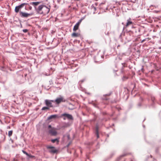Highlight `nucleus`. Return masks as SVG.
Returning a JSON list of instances; mask_svg holds the SVG:
<instances>
[{
    "mask_svg": "<svg viewBox=\"0 0 161 161\" xmlns=\"http://www.w3.org/2000/svg\"><path fill=\"white\" fill-rule=\"evenodd\" d=\"M96 134L97 138H98L99 137V136L98 134V128L97 126L96 128Z\"/></svg>",
    "mask_w": 161,
    "mask_h": 161,
    "instance_id": "9b49d317",
    "label": "nucleus"
},
{
    "mask_svg": "<svg viewBox=\"0 0 161 161\" xmlns=\"http://www.w3.org/2000/svg\"><path fill=\"white\" fill-rule=\"evenodd\" d=\"M47 149H51L49 151L51 153H56L57 151V150L55 149V147H54L47 146Z\"/></svg>",
    "mask_w": 161,
    "mask_h": 161,
    "instance_id": "1a4fd4ad",
    "label": "nucleus"
},
{
    "mask_svg": "<svg viewBox=\"0 0 161 161\" xmlns=\"http://www.w3.org/2000/svg\"><path fill=\"white\" fill-rule=\"evenodd\" d=\"M51 141L53 143L56 142H57V144H58L59 142V139L56 138L54 139H52L51 140Z\"/></svg>",
    "mask_w": 161,
    "mask_h": 161,
    "instance_id": "f8f14e48",
    "label": "nucleus"
},
{
    "mask_svg": "<svg viewBox=\"0 0 161 161\" xmlns=\"http://www.w3.org/2000/svg\"><path fill=\"white\" fill-rule=\"evenodd\" d=\"M48 132L51 135L55 136L57 134L56 129L52 127L51 125L48 126Z\"/></svg>",
    "mask_w": 161,
    "mask_h": 161,
    "instance_id": "f03ea898",
    "label": "nucleus"
},
{
    "mask_svg": "<svg viewBox=\"0 0 161 161\" xmlns=\"http://www.w3.org/2000/svg\"><path fill=\"white\" fill-rule=\"evenodd\" d=\"M27 156L30 158H33L34 156H32L30 154H29L28 155H27Z\"/></svg>",
    "mask_w": 161,
    "mask_h": 161,
    "instance_id": "412c9836",
    "label": "nucleus"
},
{
    "mask_svg": "<svg viewBox=\"0 0 161 161\" xmlns=\"http://www.w3.org/2000/svg\"><path fill=\"white\" fill-rule=\"evenodd\" d=\"M12 134H13V131L12 130H10V131H9L8 132V136L9 137L11 136L12 135Z\"/></svg>",
    "mask_w": 161,
    "mask_h": 161,
    "instance_id": "2eb2a0df",
    "label": "nucleus"
},
{
    "mask_svg": "<svg viewBox=\"0 0 161 161\" xmlns=\"http://www.w3.org/2000/svg\"><path fill=\"white\" fill-rule=\"evenodd\" d=\"M28 31V30L27 29H24L23 30V31L24 33H26Z\"/></svg>",
    "mask_w": 161,
    "mask_h": 161,
    "instance_id": "aec40b11",
    "label": "nucleus"
},
{
    "mask_svg": "<svg viewBox=\"0 0 161 161\" xmlns=\"http://www.w3.org/2000/svg\"><path fill=\"white\" fill-rule=\"evenodd\" d=\"M49 109V108L48 107H44L42 108V110H45L46 109Z\"/></svg>",
    "mask_w": 161,
    "mask_h": 161,
    "instance_id": "a211bd4d",
    "label": "nucleus"
},
{
    "mask_svg": "<svg viewBox=\"0 0 161 161\" xmlns=\"http://www.w3.org/2000/svg\"><path fill=\"white\" fill-rule=\"evenodd\" d=\"M52 102H54V101L48 100H45L46 104L48 107H53L52 105Z\"/></svg>",
    "mask_w": 161,
    "mask_h": 161,
    "instance_id": "423d86ee",
    "label": "nucleus"
},
{
    "mask_svg": "<svg viewBox=\"0 0 161 161\" xmlns=\"http://www.w3.org/2000/svg\"><path fill=\"white\" fill-rule=\"evenodd\" d=\"M26 4V3H23L19 6H16L14 9L15 12L16 13H18L21 9Z\"/></svg>",
    "mask_w": 161,
    "mask_h": 161,
    "instance_id": "39448f33",
    "label": "nucleus"
},
{
    "mask_svg": "<svg viewBox=\"0 0 161 161\" xmlns=\"http://www.w3.org/2000/svg\"><path fill=\"white\" fill-rule=\"evenodd\" d=\"M130 24H131V21H128V22H127L126 23V26L127 27L129 25H130Z\"/></svg>",
    "mask_w": 161,
    "mask_h": 161,
    "instance_id": "dca6fc26",
    "label": "nucleus"
},
{
    "mask_svg": "<svg viewBox=\"0 0 161 161\" xmlns=\"http://www.w3.org/2000/svg\"><path fill=\"white\" fill-rule=\"evenodd\" d=\"M61 116L64 117L63 119L64 120L66 119V118L69 120H73V118L72 115L67 114H62Z\"/></svg>",
    "mask_w": 161,
    "mask_h": 161,
    "instance_id": "7ed1b4c3",
    "label": "nucleus"
},
{
    "mask_svg": "<svg viewBox=\"0 0 161 161\" xmlns=\"http://www.w3.org/2000/svg\"><path fill=\"white\" fill-rule=\"evenodd\" d=\"M79 35L78 33H73L72 34V36L73 37H77L79 36Z\"/></svg>",
    "mask_w": 161,
    "mask_h": 161,
    "instance_id": "ddd939ff",
    "label": "nucleus"
},
{
    "mask_svg": "<svg viewBox=\"0 0 161 161\" xmlns=\"http://www.w3.org/2000/svg\"><path fill=\"white\" fill-rule=\"evenodd\" d=\"M68 138H69V136H68Z\"/></svg>",
    "mask_w": 161,
    "mask_h": 161,
    "instance_id": "b1692460",
    "label": "nucleus"
},
{
    "mask_svg": "<svg viewBox=\"0 0 161 161\" xmlns=\"http://www.w3.org/2000/svg\"><path fill=\"white\" fill-rule=\"evenodd\" d=\"M65 100L62 97H60L59 98H57L55 101H54V102H55L56 103L58 104L62 102H64Z\"/></svg>",
    "mask_w": 161,
    "mask_h": 161,
    "instance_id": "0eeeda50",
    "label": "nucleus"
},
{
    "mask_svg": "<svg viewBox=\"0 0 161 161\" xmlns=\"http://www.w3.org/2000/svg\"><path fill=\"white\" fill-rule=\"evenodd\" d=\"M22 152H23V153H24L25 154H26L27 156L29 155V154L28 153H27L25 151L23 150L22 151Z\"/></svg>",
    "mask_w": 161,
    "mask_h": 161,
    "instance_id": "6ab92c4d",
    "label": "nucleus"
},
{
    "mask_svg": "<svg viewBox=\"0 0 161 161\" xmlns=\"http://www.w3.org/2000/svg\"><path fill=\"white\" fill-rule=\"evenodd\" d=\"M59 116L57 114H54L50 116L48 118V119H55L57 118H58Z\"/></svg>",
    "mask_w": 161,
    "mask_h": 161,
    "instance_id": "9d476101",
    "label": "nucleus"
},
{
    "mask_svg": "<svg viewBox=\"0 0 161 161\" xmlns=\"http://www.w3.org/2000/svg\"><path fill=\"white\" fill-rule=\"evenodd\" d=\"M19 15L22 17L27 18L32 15V14H29L25 12L20 11Z\"/></svg>",
    "mask_w": 161,
    "mask_h": 161,
    "instance_id": "20e7f679",
    "label": "nucleus"
},
{
    "mask_svg": "<svg viewBox=\"0 0 161 161\" xmlns=\"http://www.w3.org/2000/svg\"><path fill=\"white\" fill-rule=\"evenodd\" d=\"M146 39H143V40H142L141 42L142 43H143V42L144 41H146Z\"/></svg>",
    "mask_w": 161,
    "mask_h": 161,
    "instance_id": "4be33fe9",
    "label": "nucleus"
},
{
    "mask_svg": "<svg viewBox=\"0 0 161 161\" xmlns=\"http://www.w3.org/2000/svg\"><path fill=\"white\" fill-rule=\"evenodd\" d=\"M128 78V76H127L126 75H124L122 79L123 80L125 81Z\"/></svg>",
    "mask_w": 161,
    "mask_h": 161,
    "instance_id": "4468645a",
    "label": "nucleus"
},
{
    "mask_svg": "<svg viewBox=\"0 0 161 161\" xmlns=\"http://www.w3.org/2000/svg\"><path fill=\"white\" fill-rule=\"evenodd\" d=\"M120 47V45H118V46H117V47L118 48V47Z\"/></svg>",
    "mask_w": 161,
    "mask_h": 161,
    "instance_id": "5701e85b",
    "label": "nucleus"
},
{
    "mask_svg": "<svg viewBox=\"0 0 161 161\" xmlns=\"http://www.w3.org/2000/svg\"><path fill=\"white\" fill-rule=\"evenodd\" d=\"M39 3L38 2H33V5L36 6L38 5V4Z\"/></svg>",
    "mask_w": 161,
    "mask_h": 161,
    "instance_id": "f3484780",
    "label": "nucleus"
},
{
    "mask_svg": "<svg viewBox=\"0 0 161 161\" xmlns=\"http://www.w3.org/2000/svg\"><path fill=\"white\" fill-rule=\"evenodd\" d=\"M36 10L38 14L46 15L49 13L50 10V8L45 5H42L38 7Z\"/></svg>",
    "mask_w": 161,
    "mask_h": 161,
    "instance_id": "f257e3e1",
    "label": "nucleus"
},
{
    "mask_svg": "<svg viewBox=\"0 0 161 161\" xmlns=\"http://www.w3.org/2000/svg\"><path fill=\"white\" fill-rule=\"evenodd\" d=\"M82 20V19H80L79 21L74 26L73 30L74 31H75L77 30L79 28L80 25L81 23Z\"/></svg>",
    "mask_w": 161,
    "mask_h": 161,
    "instance_id": "6e6552de",
    "label": "nucleus"
}]
</instances>
